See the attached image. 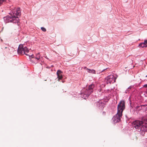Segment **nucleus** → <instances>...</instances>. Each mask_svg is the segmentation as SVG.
Listing matches in <instances>:
<instances>
[{
  "label": "nucleus",
  "mask_w": 147,
  "mask_h": 147,
  "mask_svg": "<svg viewBox=\"0 0 147 147\" xmlns=\"http://www.w3.org/2000/svg\"><path fill=\"white\" fill-rule=\"evenodd\" d=\"M40 55L39 53H38L36 54V57L34 58L35 60H34V62L33 63H36L38 62V61L39 59L40 58Z\"/></svg>",
  "instance_id": "1a4fd4ad"
},
{
  "label": "nucleus",
  "mask_w": 147,
  "mask_h": 147,
  "mask_svg": "<svg viewBox=\"0 0 147 147\" xmlns=\"http://www.w3.org/2000/svg\"><path fill=\"white\" fill-rule=\"evenodd\" d=\"M20 8H18L12 12V14H10L11 16H7L4 17L3 18L4 20L6 23L11 22L18 23L19 18L18 17L20 15Z\"/></svg>",
  "instance_id": "f257e3e1"
},
{
  "label": "nucleus",
  "mask_w": 147,
  "mask_h": 147,
  "mask_svg": "<svg viewBox=\"0 0 147 147\" xmlns=\"http://www.w3.org/2000/svg\"><path fill=\"white\" fill-rule=\"evenodd\" d=\"M116 77H114L113 75H110L105 78V80L107 81V83H113L115 82Z\"/></svg>",
  "instance_id": "20e7f679"
},
{
  "label": "nucleus",
  "mask_w": 147,
  "mask_h": 147,
  "mask_svg": "<svg viewBox=\"0 0 147 147\" xmlns=\"http://www.w3.org/2000/svg\"><path fill=\"white\" fill-rule=\"evenodd\" d=\"M41 29L42 30L43 32H45L46 31V29L43 27H41Z\"/></svg>",
  "instance_id": "4468645a"
},
{
  "label": "nucleus",
  "mask_w": 147,
  "mask_h": 147,
  "mask_svg": "<svg viewBox=\"0 0 147 147\" xmlns=\"http://www.w3.org/2000/svg\"><path fill=\"white\" fill-rule=\"evenodd\" d=\"M24 54H26V55H27V54L25 53L26 52L28 53L29 52V50L26 47H24Z\"/></svg>",
  "instance_id": "f8f14e48"
},
{
  "label": "nucleus",
  "mask_w": 147,
  "mask_h": 147,
  "mask_svg": "<svg viewBox=\"0 0 147 147\" xmlns=\"http://www.w3.org/2000/svg\"><path fill=\"white\" fill-rule=\"evenodd\" d=\"M33 56H33V55H32L31 56V57L32 58H34ZM34 60H35V59H34L33 60H32V59L31 60V61H34Z\"/></svg>",
  "instance_id": "dca6fc26"
},
{
  "label": "nucleus",
  "mask_w": 147,
  "mask_h": 147,
  "mask_svg": "<svg viewBox=\"0 0 147 147\" xmlns=\"http://www.w3.org/2000/svg\"><path fill=\"white\" fill-rule=\"evenodd\" d=\"M94 87L93 84L90 85L88 89H86L83 93H82L81 94V96L83 98L86 99L88 96L92 92L93 88Z\"/></svg>",
  "instance_id": "7ed1b4c3"
},
{
  "label": "nucleus",
  "mask_w": 147,
  "mask_h": 147,
  "mask_svg": "<svg viewBox=\"0 0 147 147\" xmlns=\"http://www.w3.org/2000/svg\"><path fill=\"white\" fill-rule=\"evenodd\" d=\"M18 53L20 54H24V46L22 45H20L18 48Z\"/></svg>",
  "instance_id": "423d86ee"
},
{
  "label": "nucleus",
  "mask_w": 147,
  "mask_h": 147,
  "mask_svg": "<svg viewBox=\"0 0 147 147\" xmlns=\"http://www.w3.org/2000/svg\"><path fill=\"white\" fill-rule=\"evenodd\" d=\"M84 69H87V68H86V67H84Z\"/></svg>",
  "instance_id": "6ab92c4d"
},
{
  "label": "nucleus",
  "mask_w": 147,
  "mask_h": 147,
  "mask_svg": "<svg viewBox=\"0 0 147 147\" xmlns=\"http://www.w3.org/2000/svg\"><path fill=\"white\" fill-rule=\"evenodd\" d=\"M145 43H146V44H147V40H145Z\"/></svg>",
  "instance_id": "a211bd4d"
},
{
  "label": "nucleus",
  "mask_w": 147,
  "mask_h": 147,
  "mask_svg": "<svg viewBox=\"0 0 147 147\" xmlns=\"http://www.w3.org/2000/svg\"><path fill=\"white\" fill-rule=\"evenodd\" d=\"M143 124V122L141 121H136L133 122L132 123V127L140 130L141 126Z\"/></svg>",
  "instance_id": "39448f33"
},
{
  "label": "nucleus",
  "mask_w": 147,
  "mask_h": 147,
  "mask_svg": "<svg viewBox=\"0 0 147 147\" xmlns=\"http://www.w3.org/2000/svg\"><path fill=\"white\" fill-rule=\"evenodd\" d=\"M125 108V102L123 101H121L117 106V113L113 118L114 122H118L120 121L122 115V112Z\"/></svg>",
  "instance_id": "f03ea898"
},
{
  "label": "nucleus",
  "mask_w": 147,
  "mask_h": 147,
  "mask_svg": "<svg viewBox=\"0 0 147 147\" xmlns=\"http://www.w3.org/2000/svg\"><path fill=\"white\" fill-rule=\"evenodd\" d=\"M140 131H147V123H144L143 122V124L141 126Z\"/></svg>",
  "instance_id": "0eeeda50"
},
{
  "label": "nucleus",
  "mask_w": 147,
  "mask_h": 147,
  "mask_svg": "<svg viewBox=\"0 0 147 147\" xmlns=\"http://www.w3.org/2000/svg\"><path fill=\"white\" fill-rule=\"evenodd\" d=\"M146 77H147V75L146 76Z\"/></svg>",
  "instance_id": "4be33fe9"
},
{
  "label": "nucleus",
  "mask_w": 147,
  "mask_h": 147,
  "mask_svg": "<svg viewBox=\"0 0 147 147\" xmlns=\"http://www.w3.org/2000/svg\"><path fill=\"white\" fill-rule=\"evenodd\" d=\"M62 73V72L60 70H59L57 71V74L59 80H61L63 78Z\"/></svg>",
  "instance_id": "6e6552de"
},
{
  "label": "nucleus",
  "mask_w": 147,
  "mask_h": 147,
  "mask_svg": "<svg viewBox=\"0 0 147 147\" xmlns=\"http://www.w3.org/2000/svg\"><path fill=\"white\" fill-rule=\"evenodd\" d=\"M144 87H145L146 88H147L146 90V92H147V84H145V85H144Z\"/></svg>",
  "instance_id": "2eb2a0df"
},
{
  "label": "nucleus",
  "mask_w": 147,
  "mask_h": 147,
  "mask_svg": "<svg viewBox=\"0 0 147 147\" xmlns=\"http://www.w3.org/2000/svg\"><path fill=\"white\" fill-rule=\"evenodd\" d=\"M145 44H146V43H145V42L144 41V42H142L139 45V46L140 47H141L142 48L144 47Z\"/></svg>",
  "instance_id": "9b49d317"
},
{
  "label": "nucleus",
  "mask_w": 147,
  "mask_h": 147,
  "mask_svg": "<svg viewBox=\"0 0 147 147\" xmlns=\"http://www.w3.org/2000/svg\"><path fill=\"white\" fill-rule=\"evenodd\" d=\"M146 44H145L144 47H147V45H146Z\"/></svg>",
  "instance_id": "f3484780"
},
{
  "label": "nucleus",
  "mask_w": 147,
  "mask_h": 147,
  "mask_svg": "<svg viewBox=\"0 0 147 147\" xmlns=\"http://www.w3.org/2000/svg\"><path fill=\"white\" fill-rule=\"evenodd\" d=\"M140 107H139V106L137 107V109H138V108H139Z\"/></svg>",
  "instance_id": "aec40b11"
},
{
  "label": "nucleus",
  "mask_w": 147,
  "mask_h": 147,
  "mask_svg": "<svg viewBox=\"0 0 147 147\" xmlns=\"http://www.w3.org/2000/svg\"><path fill=\"white\" fill-rule=\"evenodd\" d=\"M86 70L88 73H90L93 74H95L96 73L95 71L93 69H90L88 68H87L86 69Z\"/></svg>",
  "instance_id": "9d476101"
},
{
  "label": "nucleus",
  "mask_w": 147,
  "mask_h": 147,
  "mask_svg": "<svg viewBox=\"0 0 147 147\" xmlns=\"http://www.w3.org/2000/svg\"><path fill=\"white\" fill-rule=\"evenodd\" d=\"M6 0H0V6L2 4L3 2L5 1Z\"/></svg>",
  "instance_id": "ddd939ff"
},
{
  "label": "nucleus",
  "mask_w": 147,
  "mask_h": 147,
  "mask_svg": "<svg viewBox=\"0 0 147 147\" xmlns=\"http://www.w3.org/2000/svg\"><path fill=\"white\" fill-rule=\"evenodd\" d=\"M136 139H137V137H136Z\"/></svg>",
  "instance_id": "412c9836"
}]
</instances>
